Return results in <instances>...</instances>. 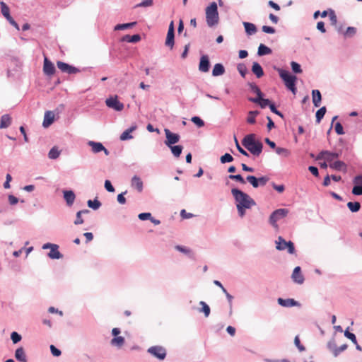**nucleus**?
Masks as SVG:
<instances>
[{"instance_id": "obj_1", "label": "nucleus", "mask_w": 362, "mask_h": 362, "mask_svg": "<svg viewBox=\"0 0 362 362\" xmlns=\"http://www.w3.org/2000/svg\"><path fill=\"white\" fill-rule=\"evenodd\" d=\"M231 194L235 199L238 213L240 217L245 216L247 209L256 205V202L252 197L238 189H232Z\"/></svg>"}, {"instance_id": "obj_2", "label": "nucleus", "mask_w": 362, "mask_h": 362, "mask_svg": "<svg viewBox=\"0 0 362 362\" xmlns=\"http://www.w3.org/2000/svg\"><path fill=\"white\" fill-rule=\"evenodd\" d=\"M242 144L255 156H259L262 153L263 145L260 141L255 140V135L253 134L245 136Z\"/></svg>"}, {"instance_id": "obj_3", "label": "nucleus", "mask_w": 362, "mask_h": 362, "mask_svg": "<svg viewBox=\"0 0 362 362\" xmlns=\"http://www.w3.org/2000/svg\"><path fill=\"white\" fill-rule=\"evenodd\" d=\"M277 71L279 74V76L284 82L286 87L288 90H290L294 95H296L297 92V88L296 87L297 77L294 75L291 74L288 71L282 69H278Z\"/></svg>"}, {"instance_id": "obj_4", "label": "nucleus", "mask_w": 362, "mask_h": 362, "mask_svg": "<svg viewBox=\"0 0 362 362\" xmlns=\"http://www.w3.org/2000/svg\"><path fill=\"white\" fill-rule=\"evenodd\" d=\"M206 21L209 27H213L218 24L219 16L218 7L216 2H212L206 8Z\"/></svg>"}, {"instance_id": "obj_5", "label": "nucleus", "mask_w": 362, "mask_h": 362, "mask_svg": "<svg viewBox=\"0 0 362 362\" xmlns=\"http://www.w3.org/2000/svg\"><path fill=\"white\" fill-rule=\"evenodd\" d=\"M276 248L278 250H284L287 248L288 253L293 254L295 252L293 243L291 241L286 242L281 236L278 238V240L276 241Z\"/></svg>"}, {"instance_id": "obj_6", "label": "nucleus", "mask_w": 362, "mask_h": 362, "mask_svg": "<svg viewBox=\"0 0 362 362\" xmlns=\"http://www.w3.org/2000/svg\"><path fill=\"white\" fill-rule=\"evenodd\" d=\"M106 105L116 111H122L124 109V104L119 101L117 95L110 96L105 100Z\"/></svg>"}, {"instance_id": "obj_7", "label": "nucleus", "mask_w": 362, "mask_h": 362, "mask_svg": "<svg viewBox=\"0 0 362 362\" xmlns=\"http://www.w3.org/2000/svg\"><path fill=\"white\" fill-rule=\"evenodd\" d=\"M269 178L267 176H262L259 178L253 176V175H247L246 177V180L251 184V185L254 188H257L259 186H264L267 182L269 181Z\"/></svg>"}, {"instance_id": "obj_8", "label": "nucleus", "mask_w": 362, "mask_h": 362, "mask_svg": "<svg viewBox=\"0 0 362 362\" xmlns=\"http://www.w3.org/2000/svg\"><path fill=\"white\" fill-rule=\"evenodd\" d=\"M288 210L286 209H279L275 210L269 217V222L270 223L274 226H277L276 222L282 218L286 216L288 214Z\"/></svg>"}, {"instance_id": "obj_9", "label": "nucleus", "mask_w": 362, "mask_h": 362, "mask_svg": "<svg viewBox=\"0 0 362 362\" xmlns=\"http://www.w3.org/2000/svg\"><path fill=\"white\" fill-rule=\"evenodd\" d=\"M166 139L164 141L168 147H171L172 145L179 142L180 136L179 134L171 132L168 129H164Z\"/></svg>"}, {"instance_id": "obj_10", "label": "nucleus", "mask_w": 362, "mask_h": 362, "mask_svg": "<svg viewBox=\"0 0 362 362\" xmlns=\"http://www.w3.org/2000/svg\"><path fill=\"white\" fill-rule=\"evenodd\" d=\"M43 249L50 248V251L48 253L49 257L51 259H59L62 257L59 252L58 245L55 244L47 243L43 245Z\"/></svg>"}, {"instance_id": "obj_11", "label": "nucleus", "mask_w": 362, "mask_h": 362, "mask_svg": "<svg viewBox=\"0 0 362 362\" xmlns=\"http://www.w3.org/2000/svg\"><path fill=\"white\" fill-rule=\"evenodd\" d=\"M174 37H175L174 23H173V21H171L169 25L167 37H166V40H165V45L167 47H169L170 49H172L174 46Z\"/></svg>"}, {"instance_id": "obj_12", "label": "nucleus", "mask_w": 362, "mask_h": 362, "mask_svg": "<svg viewBox=\"0 0 362 362\" xmlns=\"http://www.w3.org/2000/svg\"><path fill=\"white\" fill-rule=\"evenodd\" d=\"M148 351L160 360L164 359L166 356L165 349L162 346H152L148 349Z\"/></svg>"}, {"instance_id": "obj_13", "label": "nucleus", "mask_w": 362, "mask_h": 362, "mask_svg": "<svg viewBox=\"0 0 362 362\" xmlns=\"http://www.w3.org/2000/svg\"><path fill=\"white\" fill-rule=\"evenodd\" d=\"M57 65L58 69H60L62 72L67 74H76L79 72L78 69L60 61L57 62Z\"/></svg>"}, {"instance_id": "obj_14", "label": "nucleus", "mask_w": 362, "mask_h": 362, "mask_svg": "<svg viewBox=\"0 0 362 362\" xmlns=\"http://www.w3.org/2000/svg\"><path fill=\"white\" fill-rule=\"evenodd\" d=\"M339 156V153L330 152L328 151H321L317 157L318 159H325L326 161L330 163Z\"/></svg>"}, {"instance_id": "obj_15", "label": "nucleus", "mask_w": 362, "mask_h": 362, "mask_svg": "<svg viewBox=\"0 0 362 362\" xmlns=\"http://www.w3.org/2000/svg\"><path fill=\"white\" fill-rule=\"evenodd\" d=\"M353 182L355 186L352 189V194L362 195V175L356 176Z\"/></svg>"}, {"instance_id": "obj_16", "label": "nucleus", "mask_w": 362, "mask_h": 362, "mask_svg": "<svg viewBox=\"0 0 362 362\" xmlns=\"http://www.w3.org/2000/svg\"><path fill=\"white\" fill-rule=\"evenodd\" d=\"M43 71L48 76H52L55 73L54 64L46 57L44 59Z\"/></svg>"}, {"instance_id": "obj_17", "label": "nucleus", "mask_w": 362, "mask_h": 362, "mask_svg": "<svg viewBox=\"0 0 362 362\" xmlns=\"http://www.w3.org/2000/svg\"><path fill=\"white\" fill-rule=\"evenodd\" d=\"M210 62L207 55H203L200 58L199 70L202 72H207L209 70Z\"/></svg>"}, {"instance_id": "obj_18", "label": "nucleus", "mask_w": 362, "mask_h": 362, "mask_svg": "<svg viewBox=\"0 0 362 362\" xmlns=\"http://www.w3.org/2000/svg\"><path fill=\"white\" fill-rule=\"evenodd\" d=\"M292 279L294 282L298 284H302L304 282V277L301 273L300 267H296L294 268L292 274Z\"/></svg>"}, {"instance_id": "obj_19", "label": "nucleus", "mask_w": 362, "mask_h": 362, "mask_svg": "<svg viewBox=\"0 0 362 362\" xmlns=\"http://www.w3.org/2000/svg\"><path fill=\"white\" fill-rule=\"evenodd\" d=\"M249 100L254 103L258 104L262 108H264L267 106L269 107L272 103L269 99H264L262 98V96L250 98Z\"/></svg>"}, {"instance_id": "obj_20", "label": "nucleus", "mask_w": 362, "mask_h": 362, "mask_svg": "<svg viewBox=\"0 0 362 362\" xmlns=\"http://www.w3.org/2000/svg\"><path fill=\"white\" fill-rule=\"evenodd\" d=\"M54 120V114L52 111H47L45 113L42 125L44 127L50 126Z\"/></svg>"}, {"instance_id": "obj_21", "label": "nucleus", "mask_w": 362, "mask_h": 362, "mask_svg": "<svg viewBox=\"0 0 362 362\" xmlns=\"http://www.w3.org/2000/svg\"><path fill=\"white\" fill-rule=\"evenodd\" d=\"M64 193V198L68 206H71L75 200L76 196L73 191L71 190H64L63 192Z\"/></svg>"}, {"instance_id": "obj_22", "label": "nucleus", "mask_w": 362, "mask_h": 362, "mask_svg": "<svg viewBox=\"0 0 362 362\" xmlns=\"http://www.w3.org/2000/svg\"><path fill=\"white\" fill-rule=\"evenodd\" d=\"M15 358H16L17 361L21 362L28 361L27 356L23 347H19L16 350Z\"/></svg>"}, {"instance_id": "obj_23", "label": "nucleus", "mask_w": 362, "mask_h": 362, "mask_svg": "<svg viewBox=\"0 0 362 362\" xmlns=\"http://www.w3.org/2000/svg\"><path fill=\"white\" fill-rule=\"evenodd\" d=\"M329 167L334 170L339 171H346V165L344 162L341 160H337L329 163Z\"/></svg>"}, {"instance_id": "obj_24", "label": "nucleus", "mask_w": 362, "mask_h": 362, "mask_svg": "<svg viewBox=\"0 0 362 362\" xmlns=\"http://www.w3.org/2000/svg\"><path fill=\"white\" fill-rule=\"evenodd\" d=\"M278 303L283 307H293L298 305V303L292 298L283 299L279 298Z\"/></svg>"}, {"instance_id": "obj_25", "label": "nucleus", "mask_w": 362, "mask_h": 362, "mask_svg": "<svg viewBox=\"0 0 362 362\" xmlns=\"http://www.w3.org/2000/svg\"><path fill=\"white\" fill-rule=\"evenodd\" d=\"M131 185L132 187L136 189L139 192L143 190V182L140 177L136 175L132 177Z\"/></svg>"}, {"instance_id": "obj_26", "label": "nucleus", "mask_w": 362, "mask_h": 362, "mask_svg": "<svg viewBox=\"0 0 362 362\" xmlns=\"http://www.w3.org/2000/svg\"><path fill=\"white\" fill-rule=\"evenodd\" d=\"M88 145L90 146L92 148V151L94 153H99L105 149V146L100 142H95L93 141H89L88 142Z\"/></svg>"}, {"instance_id": "obj_27", "label": "nucleus", "mask_w": 362, "mask_h": 362, "mask_svg": "<svg viewBox=\"0 0 362 362\" xmlns=\"http://www.w3.org/2000/svg\"><path fill=\"white\" fill-rule=\"evenodd\" d=\"M252 71L257 78H261L264 76V71L258 62H253Z\"/></svg>"}, {"instance_id": "obj_28", "label": "nucleus", "mask_w": 362, "mask_h": 362, "mask_svg": "<svg viewBox=\"0 0 362 362\" xmlns=\"http://www.w3.org/2000/svg\"><path fill=\"white\" fill-rule=\"evenodd\" d=\"M313 103L315 107H318L320 105L322 96L318 90H313L312 91Z\"/></svg>"}, {"instance_id": "obj_29", "label": "nucleus", "mask_w": 362, "mask_h": 362, "mask_svg": "<svg viewBox=\"0 0 362 362\" xmlns=\"http://www.w3.org/2000/svg\"><path fill=\"white\" fill-rule=\"evenodd\" d=\"M11 124V117L9 115H4L1 118L0 129H5Z\"/></svg>"}, {"instance_id": "obj_30", "label": "nucleus", "mask_w": 362, "mask_h": 362, "mask_svg": "<svg viewBox=\"0 0 362 362\" xmlns=\"http://www.w3.org/2000/svg\"><path fill=\"white\" fill-rule=\"evenodd\" d=\"M243 25L245 27V32L249 35H253L257 32L255 25L252 23L244 22Z\"/></svg>"}, {"instance_id": "obj_31", "label": "nucleus", "mask_w": 362, "mask_h": 362, "mask_svg": "<svg viewBox=\"0 0 362 362\" xmlns=\"http://www.w3.org/2000/svg\"><path fill=\"white\" fill-rule=\"evenodd\" d=\"M225 73V69L221 64H216L212 70V75L214 76H218L223 75Z\"/></svg>"}, {"instance_id": "obj_32", "label": "nucleus", "mask_w": 362, "mask_h": 362, "mask_svg": "<svg viewBox=\"0 0 362 362\" xmlns=\"http://www.w3.org/2000/svg\"><path fill=\"white\" fill-rule=\"evenodd\" d=\"M136 127L133 126L130 128L125 130L121 135H120V139L122 141H125L127 139H130L132 138V136L131 135V133L134 132L136 129Z\"/></svg>"}, {"instance_id": "obj_33", "label": "nucleus", "mask_w": 362, "mask_h": 362, "mask_svg": "<svg viewBox=\"0 0 362 362\" xmlns=\"http://www.w3.org/2000/svg\"><path fill=\"white\" fill-rule=\"evenodd\" d=\"M1 7L2 15L7 19V21L11 20L12 17L10 15V9L8 6L3 1L0 3Z\"/></svg>"}, {"instance_id": "obj_34", "label": "nucleus", "mask_w": 362, "mask_h": 362, "mask_svg": "<svg viewBox=\"0 0 362 362\" xmlns=\"http://www.w3.org/2000/svg\"><path fill=\"white\" fill-rule=\"evenodd\" d=\"M122 40L128 42L135 43L141 40V36L138 34L134 35H127L123 37Z\"/></svg>"}, {"instance_id": "obj_35", "label": "nucleus", "mask_w": 362, "mask_h": 362, "mask_svg": "<svg viewBox=\"0 0 362 362\" xmlns=\"http://www.w3.org/2000/svg\"><path fill=\"white\" fill-rule=\"evenodd\" d=\"M272 53V49L264 45V44H260V45L258 47L257 54L259 56H263L266 54H269Z\"/></svg>"}, {"instance_id": "obj_36", "label": "nucleus", "mask_w": 362, "mask_h": 362, "mask_svg": "<svg viewBox=\"0 0 362 362\" xmlns=\"http://www.w3.org/2000/svg\"><path fill=\"white\" fill-rule=\"evenodd\" d=\"M169 148H170L173 155L176 158L180 157V156L182 153V149H183L182 146H180V145H177V146L172 145L171 147H169Z\"/></svg>"}, {"instance_id": "obj_37", "label": "nucleus", "mask_w": 362, "mask_h": 362, "mask_svg": "<svg viewBox=\"0 0 362 362\" xmlns=\"http://www.w3.org/2000/svg\"><path fill=\"white\" fill-rule=\"evenodd\" d=\"M110 343L112 346L120 348L124 344V338L123 337H116L111 340Z\"/></svg>"}, {"instance_id": "obj_38", "label": "nucleus", "mask_w": 362, "mask_h": 362, "mask_svg": "<svg viewBox=\"0 0 362 362\" xmlns=\"http://www.w3.org/2000/svg\"><path fill=\"white\" fill-rule=\"evenodd\" d=\"M259 114V112L257 111V110H255V111H250L248 112V115H247V122L249 123V124H255L256 120H255V117L257 115H258Z\"/></svg>"}, {"instance_id": "obj_39", "label": "nucleus", "mask_w": 362, "mask_h": 362, "mask_svg": "<svg viewBox=\"0 0 362 362\" xmlns=\"http://www.w3.org/2000/svg\"><path fill=\"white\" fill-rule=\"evenodd\" d=\"M347 206L351 212H357L360 210L361 204L358 202H349L347 203Z\"/></svg>"}, {"instance_id": "obj_40", "label": "nucleus", "mask_w": 362, "mask_h": 362, "mask_svg": "<svg viewBox=\"0 0 362 362\" xmlns=\"http://www.w3.org/2000/svg\"><path fill=\"white\" fill-rule=\"evenodd\" d=\"M88 212H89V211L87 209L78 211L76 214V218L74 221V224L75 225L82 224L83 223V219L81 217L82 214H87Z\"/></svg>"}, {"instance_id": "obj_41", "label": "nucleus", "mask_w": 362, "mask_h": 362, "mask_svg": "<svg viewBox=\"0 0 362 362\" xmlns=\"http://www.w3.org/2000/svg\"><path fill=\"white\" fill-rule=\"evenodd\" d=\"M326 113V107H322L316 112V122L320 123Z\"/></svg>"}, {"instance_id": "obj_42", "label": "nucleus", "mask_w": 362, "mask_h": 362, "mask_svg": "<svg viewBox=\"0 0 362 362\" xmlns=\"http://www.w3.org/2000/svg\"><path fill=\"white\" fill-rule=\"evenodd\" d=\"M59 155L60 151L55 146L52 148L48 153V156L50 159H57L59 156Z\"/></svg>"}, {"instance_id": "obj_43", "label": "nucleus", "mask_w": 362, "mask_h": 362, "mask_svg": "<svg viewBox=\"0 0 362 362\" xmlns=\"http://www.w3.org/2000/svg\"><path fill=\"white\" fill-rule=\"evenodd\" d=\"M276 152L277 154L283 156L285 158L288 157L291 155L290 151L286 148H276Z\"/></svg>"}, {"instance_id": "obj_44", "label": "nucleus", "mask_w": 362, "mask_h": 362, "mask_svg": "<svg viewBox=\"0 0 362 362\" xmlns=\"http://www.w3.org/2000/svg\"><path fill=\"white\" fill-rule=\"evenodd\" d=\"M87 204L90 208L94 210L99 209L101 206V203L98 199H94L93 201L88 200Z\"/></svg>"}, {"instance_id": "obj_45", "label": "nucleus", "mask_w": 362, "mask_h": 362, "mask_svg": "<svg viewBox=\"0 0 362 362\" xmlns=\"http://www.w3.org/2000/svg\"><path fill=\"white\" fill-rule=\"evenodd\" d=\"M135 24H136V22L129 23L118 24L115 27V30H119L128 29V28L133 27Z\"/></svg>"}, {"instance_id": "obj_46", "label": "nucleus", "mask_w": 362, "mask_h": 362, "mask_svg": "<svg viewBox=\"0 0 362 362\" xmlns=\"http://www.w3.org/2000/svg\"><path fill=\"white\" fill-rule=\"evenodd\" d=\"M249 86L250 88V90L257 94V97L263 96V93L255 83H250Z\"/></svg>"}, {"instance_id": "obj_47", "label": "nucleus", "mask_w": 362, "mask_h": 362, "mask_svg": "<svg viewBox=\"0 0 362 362\" xmlns=\"http://www.w3.org/2000/svg\"><path fill=\"white\" fill-rule=\"evenodd\" d=\"M199 305H202V312L204 313L205 317H208L210 314L209 306L204 301H200Z\"/></svg>"}, {"instance_id": "obj_48", "label": "nucleus", "mask_w": 362, "mask_h": 362, "mask_svg": "<svg viewBox=\"0 0 362 362\" xmlns=\"http://www.w3.org/2000/svg\"><path fill=\"white\" fill-rule=\"evenodd\" d=\"M228 177L230 180L238 181L243 185L246 183L245 180L240 175H230Z\"/></svg>"}, {"instance_id": "obj_49", "label": "nucleus", "mask_w": 362, "mask_h": 362, "mask_svg": "<svg viewBox=\"0 0 362 362\" xmlns=\"http://www.w3.org/2000/svg\"><path fill=\"white\" fill-rule=\"evenodd\" d=\"M220 160L222 163H230L233 160V158L230 154L225 153L221 157Z\"/></svg>"}, {"instance_id": "obj_50", "label": "nucleus", "mask_w": 362, "mask_h": 362, "mask_svg": "<svg viewBox=\"0 0 362 362\" xmlns=\"http://www.w3.org/2000/svg\"><path fill=\"white\" fill-rule=\"evenodd\" d=\"M291 69L296 74H300L302 73V69L300 68V66L299 64H298L296 62H291Z\"/></svg>"}, {"instance_id": "obj_51", "label": "nucleus", "mask_w": 362, "mask_h": 362, "mask_svg": "<svg viewBox=\"0 0 362 362\" xmlns=\"http://www.w3.org/2000/svg\"><path fill=\"white\" fill-rule=\"evenodd\" d=\"M192 122L194 123L198 127H202L204 125V121L199 117H193L191 119Z\"/></svg>"}, {"instance_id": "obj_52", "label": "nucleus", "mask_w": 362, "mask_h": 362, "mask_svg": "<svg viewBox=\"0 0 362 362\" xmlns=\"http://www.w3.org/2000/svg\"><path fill=\"white\" fill-rule=\"evenodd\" d=\"M347 348L346 344H343L339 347H336L332 350L334 356H337L341 352L344 351Z\"/></svg>"}, {"instance_id": "obj_53", "label": "nucleus", "mask_w": 362, "mask_h": 362, "mask_svg": "<svg viewBox=\"0 0 362 362\" xmlns=\"http://www.w3.org/2000/svg\"><path fill=\"white\" fill-rule=\"evenodd\" d=\"M11 339L13 344H16L21 340V336L16 332H13L11 334Z\"/></svg>"}, {"instance_id": "obj_54", "label": "nucleus", "mask_w": 362, "mask_h": 362, "mask_svg": "<svg viewBox=\"0 0 362 362\" xmlns=\"http://www.w3.org/2000/svg\"><path fill=\"white\" fill-rule=\"evenodd\" d=\"M344 336L350 339L354 344H356V338L354 334L349 332L348 329L345 330Z\"/></svg>"}, {"instance_id": "obj_55", "label": "nucleus", "mask_w": 362, "mask_h": 362, "mask_svg": "<svg viewBox=\"0 0 362 362\" xmlns=\"http://www.w3.org/2000/svg\"><path fill=\"white\" fill-rule=\"evenodd\" d=\"M175 249L182 253L187 254V255H191L192 251L190 249L187 248L185 247L181 246V245H177L175 246Z\"/></svg>"}, {"instance_id": "obj_56", "label": "nucleus", "mask_w": 362, "mask_h": 362, "mask_svg": "<svg viewBox=\"0 0 362 362\" xmlns=\"http://www.w3.org/2000/svg\"><path fill=\"white\" fill-rule=\"evenodd\" d=\"M238 70L243 77L245 76V74L247 73V68L244 64H238Z\"/></svg>"}, {"instance_id": "obj_57", "label": "nucleus", "mask_w": 362, "mask_h": 362, "mask_svg": "<svg viewBox=\"0 0 362 362\" xmlns=\"http://www.w3.org/2000/svg\"><path fill=\"white\" fill-rule=\"evenodd\" d=\"M294 344L300 351H303L305 350V347L300 344V341L298 336H296L295 337Z\"/></svg>"}, {"instance_id": "obj_58", "label": "nucleus", "mask_w": 362, "mask_h": 362, "mask_svg": "<svg viewBox=\"0 0 362 362\" xmlns=\"http://www.w3.org/2000/svg\"><path fill=\"white\" fill-rule=\"evenodd\" d=\"M334 129H335L336 133L339 135H342L344 134V130H343V127L341 124V123H339V122H337L335 124Z\"/></svg>"}, {"instance_id": "obj_59", "label": "nucleus", "mask_w": 362, "mask_h": 362, "mask_svg": "<svg viewBox=\"0 0 362 362\" xmlns=\"http://www.w3.org/2000/svg\"><path fill=\"white\" fill-rule=\"evenodd\" d=\"M235 142L236 148L238 150V151L240 153H242L243 155H244L245 156H249L248 153L242 148V146H240L235 136Z\"/></svg>"}, {"instance_id": "obj_60", "label": "nucleus", "mask_w": 362, "mask_h": 362, "mask_svg": "<svg viewBox=\"0 0 362 362\" xmlns=\"http://www.w3.org/2000/svg\"><path fill=\"white\" fill-rule=\"evenodd\" d=\"M127 194V191L121 193V194H119L117 195V202L121 204H124L126 203V199L124 197V194Z\"/></svg>"}, {"instance_id": "obj_61", "label": "nucleus", "mask_w": 362, "mask_h": 362, "mask_svg": "<svg viewBox=\"0 0 362 362\" xmlns=\"http://www.w3.org/2000/svg\"><path fill=\"white\" fill-rule=\"evenodd\" d=\"M138 217L141 221H145L147 219L150 220L151 218V213H141V214H139Z\"/></svg>"}, {"instance_id": "obj_62", "label": "nucleus", "mask_w": 362, "mask_h": 362, "mask_svg": "<svg viewBox=\"0 0 362 362\" xmlns=\"http://www.w3.org/2000/svg\"><path fill=\"white\" fill-rule=\"evenodd\" d=\"M262 29V31L266 33L273 34L275 33V29L270 26L263 25Z\"/></svg>"}, {"instance_id": "obj_63", "label": "nucleus", "mask_w": 362, "mask_h": 362, "mask_svg": "<svg viewBox=\"0 0 362 362\" xmlns=\"http://www.w3.org/2000/svg\"><path fill=\"white\" fill-rule=\"evenodd\" d=\"M105 188L106 189V190H107L110 192H115V188L112 185V184H111L110 180H105Z\"/></svg>"}, {"instance_id": "obj_64", "label": "nucleus", "mask_w": 362, "mask_h": 362, "mask_svg": "<svg viewBox=\"0 0 362 362\" xmlns=\"http://www.w3.org/2000/svg\"><path fill=\"white\" fill-rule=\"evenodd\" d=\"M50 350L53 356H59L61 355V351L56 348L54 345L50 346Z\"/></svg>"}]
</instances>
